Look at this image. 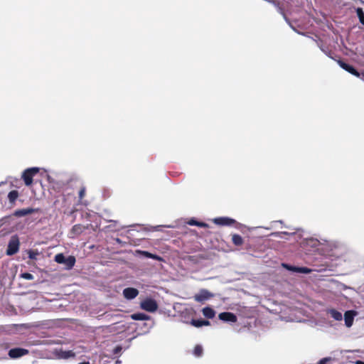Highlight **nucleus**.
Here are the masks:
<instances>
[{"instance_id": "1", "label": "nucleus", "mask_w": 364, "mask_h": 364, "mask_svg": "<svg viewBox=\"0 0 364 364\" xmlns=\"http://www.w3.org/2000/svg\"><path fill=\"white\" fill-rule=\"evenodd\" d=\"M39 172L37 167L28 168L23 171L21 178L26 186H30L33 183V178Z\"/></svg>"}, {"instance_id": "2", "label": "nucleus", "mask_w": 364, "mask_h": 364, "mask_svg": "<svg viewBox=\"0 0 364 364\" xmlns=\"http://www.w3.org/2000/svg\"><path fill=\"white\" fill-rule=\"evenodd\" d=\"M20 242L17 235H14L11 237L7 250L6 255L11 256L17 253L19 250Z\"/></svg>"}, {"instance_id": "3", "label": "nucleus", "mask_w": 364, "mask_h": 364, "mask_svg": "<svg viewBox=\"0 0 364 364\" xmlns=\"http://www.w3.org/2000/svg\"><path fill=\"white\" fill-rule=\"evenodd\" d=\"M140 306L146 311L154 312L158 309V304L154 299L147 298L141 302Z\"/></svg>"}, {"instance_id": "4", "label": "nucleus", "mask_w": 364, "mask_h": 364, "mask_svg": "<svg viewBox=\"0 0 364 364\" xmlns=\"http://www.w3.org/2000/svg\"><path fill=\"white\" fill-rule=\"evenodd\" d=\"M29 353V350L22 348H14L9 350V356L12 359L19 358Z\"/></svg>"}, {"instance_id": "5", "label": "nucleus", "mask_w": 364, "mask_h": 364, "mask_svg": "<svg viewBox=\"0 0 364 364\" xmlns=\"http://www.w3.org/2000/svg\"><path fill=\"white\" fill-rule=\"evenodd\" d=\"M213 296V294L207 289H200L199 293L194 296V299L198 302H203Z\"/></svg>"}, {"instance_id": "6", "label": "nucleus", "mask_w": 364, "mask_h": 364, "mask_svg": "<svg viewBox=\"0 0 364 364\" xmlns=\"http://www.w3.org/2000/svg\"><path fill=\"white\" fill-rule=\"evenodd\" d=\"M338 63L343 69L350 73V74L358 77H360V73L353 66L345 63L341 60H338Z\"/></svg>"}, {"instance_id": "7", "label": "nucleus", "mask_w": 364, "mask_h": 364, "mask_svg": "<svg viewBox=\"0 0 364 364\" xmlns=\"http://www.w3.org/2000/svg\"><path fill=\"white\" fill-rule=\"evenodd\" d=\"M139 294L138 289L133 287H127L123 290V296L127 299H133Z\"/></svg>"}, {"instance_id": "8", "label": "nucleus", "mask_w": 364, "mask_h": 364, "mask_svg": "<svg viewBox=\"0 0 364 364\" xmlns=\"http://www.w3.org/2000/svg\"><path fill=\"white\" fill-rule=\"evenodd\" d=\"M219 318L224 321L235 323L237 321V316L231 312H223L218 316Z\"/></svg>"}, {"instance_id": "9", "label": "nucleus", "mask_w": 364, "mask_h": 364, "mask_svg": "<svg viewBox=\"0 0 364 364\" xmlns=\"http://www.w3.org/2000/svg\"><path fill=\"white\" fill-rule=\"evenodd\" d=\"M87 229V227L81 225V224H77L73 226L71 230H70V237H75L80 234H82L85 230Z\"/></svg>"}, {"instance_id": "10", "label": "nucleus", "mask_w": 364, "mask_h": 364, "mask_svg": "<svg viewBox=\"0 0 364 364\" xmlns=\"http://www.w3.org/2000/svg\"><path fill=\"white\" fill-rule=\"evenodd\" d=\"M38 211V209L32 208L19 209L15 211L14 215L16 217H23L29 214H32Z\"/></svg>"}, {"instance_id": "11", "label": "nucleus", "mask_w": 364, "mask_h": 364, "mask_svg": "<svg viewBox=\"0 0 364 364\" xmlns=\"http://www.w3.org/2000/svg\"><path fill=\"white\" fill-rule=\"evenodd\" d=\"M214 223L219 225H231L235 223V220L229 218H217L214 219Z\"/></svg>"}, {"instance_id": "12", "label": "nucleus", "mask_w": 364, "mask_h": 364, "mask_svg": "<svg viewBox=\"0 0 364 364\" xmlns=\"http://www.w3.org/2000/svg\"><path fill=\"white\" fill-rule=\"evenodd\" d=\"M355 312L354 311H347L344 314L345 323L347 327H350L353 325Z\"/></svg>"}, {"instance_id": "13", "label": "nucleus", "mask_w": 364, "mask_h": 364, "mask_svg": "<svg viewBox=\"0 0 364 364\" xmlns=\"http://www.w3.org/2000/svg\"><path fill=\"white\" fill-rule=\"evenodd\" d=\"M191 325L195 327L199 328L203 326H209L210 321L203 319H192L191 321Z\"/></svg>"}, {"instance_id": "14", "label": "nucleus", "mask_w": 364, "mask_h": 364, "mask_svg": "<svg viewBox=\"0 0 364 364\" xmlns=\"http://www.w3.org/2000/svg\"><path fill=\"white\" fill-rule=\"evenodd\" d=\"M203 314L207 318H213L215 317V311L210 307L206 306L202 310Z\"/></svg>"}, {"instance_id": "15", "label": "nucleus", "mask_w": 364, "mask_h": 364, "mask_svg": "<svg viewBox=\"0 0 364 364\" xmlns=\"http://www.w3.org/2000/svg\"><path fill=\"white\" fill-rule=\"evenodd\" d=\"M19 196V193L18 191L16 190H13L11 191H10L8 194V199L9 200V203L11 204V205H14L15 203H16V200H17V198H18Z\"/></svg>"}, {"instance_id": "16", "label": "nucleus", "mask_w": 364, "mask_h": 364, "mask_svg": "<svg viewBox=\"0 0 364 364\" xmlns=\"http://www.w3.org/2000/svg\"><path fill=\"white\" fill-rule=\"evenodd\" d=\"M232 242L236 246H240L243 244L242 237L238 234H234L232 235Z\"/></svg>"}, {"instance_id": "17", "label": "nucleus", "mask_w": 364, "mask_h": 364, "mask_svg": "<svg viewBox=\"0 0 364 364\" xmlns=\"http://www.w3.org/2000/svg\"><path fill=\"white\" fill-rule=\"evenodd\" d=\"M289 269L294 270L299 273L309 274L311 270L307 267H287Z\"/></svg>"}, {"instance_id": "18", "label": "nucleus", "mask_w": 364, "mask_h": 364, "mask_svg": "<svg viewBox=\"0 0 364 364\" xmlns=\"http://www.w3.org/2000/svg\"><path fill=\"white\" fill-rule=\"evenodd\" d=\"M64 264L66 265L68 269H72L75 264V258L73 256H69L68 257H65V262Z\"/></svg>"}, {"instance_id": "19", "label": "nucleus", "mask_w": 364, "mask_h": 364, "mask_svg": "<svg viewBox=\"0 0 364 364\" xmlns=\"http://www.w3.org/2000/svg\"><path fill=\"white\" fill-rule=\"evenodd\" d=\"M329 314L336 321H341L342 319V314L341 312L336 309H330Z\"/></svg>"}, {"instance_id": "20", "label": "nucleus", "mask_w": 364, "mask_h": 364, "mask_svg": "<svg viewBox=\"0 0 364 364\" xmlns=\"http://www.w3.org/2000/svg\"><path fill=\"white\" fill-rule=\"evenodd\" d=\"M132 318L134 320L144 321L148 319L149 316L143 313H136L132 315Z\"/></svg>"}, {"instance_id": "21", "label": "nucleus", "mask_w": 364, "mask_h": 364, "mask_svg": "<svg viewBox=\"0 0 364 364\" xmlns=\"http://www.w3.org/2000/svg\"><path fill=\"white\" fill-rule=\"evenodd\" d=\"M188 223L190 225H196V226H198V227H200V228H207L208 227V225L205 223H203V222H199V221H197L194 219H191L190 220Z\"/></svg>"}, {"instance_id": "22", "label": "nucleus", "mask_w": 364, "mask_h": 364, "mask_svg": "<svg viewBox=\"0 0 364 364\" xmlns=\"http://www.w3.org/2000/svg\"><path fill=\"white\" fill-rule=\"evenodd\" d=\"M142 254L144 255H145L148 258H151V259H156L157 261H162L163 260L161 257H160V256H159L157 255H154V254H152L151 252H146V251L142 252Z\"/></svg>"}, {"instance_id": "23", "label": "nucleus", "mask_w": 364, "mask_h": 364, "mask_svg": "<svg viewBox=\"0 0 364 364\" xmlns=\"http://www.w3.org/2000/svg\"><path fill=\"white\" fill-rule=\"evenodd\" d=\"M356 14L361 24L364 25V12L362 8L356 9Z\"/></svg>"}, {"instance_id": "24", "label": "nucleus", "mask_w": 364, "mask_h": 364, "mask_svg": "<svg viewBox=\"0 0 364 364\" xmlns=\"http://www.w3.org/2000/svg\"><path fill=\"white\" fill-rule=\"evenodd\" d=\"M55 261L58 264H64L65 262V257L62 253L57 254L55 256Z\"/></svg>"}, {"instance_id": "25", "label": "nucleus", "mask_w": 364, "mask_h": 364, "mask_svg": "<svg viewBox=\"0 0 364 364\" xmlns=\"http://www.w3.org/2000/svg\"><path fill=\"white\" fill-rule=\"evenodd\" d=\"M203 348L200 345H196L194 348V350H193V354L196 356V357H200L203 354Z\"/></svg>"}, {"instance_id": "26", "label": "nucleus", "mask_w": 364, "mask_h": 364, "mask_svg": "<svg viewBox=\"0 0 364 364\" xmlns=\"http://www.w3.org/2000/svg\"><path fill=\"white\" fill-rule=\"evenodd\" d=\"M28 257L31 259L36 260L37 259V256L39 255L37 250H30L28 252Z\"/></svg>"}, {"instance_id": "27", "label": "nucleus", "mask_w": 364, "mask_h": 364, "mask_svg": "<svg viewBox=\"0 0 364 364\" xmlns=\"http://www.w3.org/2000/svg\"><path fill=\"white\" fill-rule=\"evenodd\" d=\"M21 277L27 279V280H32L33 279V275L28 272H25L21 274Z\"/></svg>"}, {"instance_id": "28", "label": "nucleus", "mask_w": 364, "mask_h": 364, "mask_svg": "<svg viewBox=\"0 0 364 364\" xmlns=\"http://www.w3.org/2000/svg\"><path fill=\"white\" fill-rule=\"evenodd\" d=\"M85 195V188L82 187L79 191V198L82 200Z\"/></svg>"}, {"instance_id": "29", "label": "nucleus", "mask_w": 364, "mask_h": 364, "mask_svg": "<svg viewBox=\"0 0 364 364\" xmlns=\"http://www.w3.org/2000/svg\"><path fill=\"white\" fill-rule=\"evenodd\" d=\"M122 348L120 346H116L113 350V353L117 355L122 351Z\"/></svg>"}, {"instance_id": "30", "label": "nucleus", "mask_w": 364, "mask_h": 364, "mask_svg": "<svg viewBox=\"0 0 364 364\" xmlns=\"http://www.w3.org/2000/svg\"><path fill=\"white\" fill-rule=\"evenodd\" d=\"M330 360V358H324L318 362V364H327Z\"/></svg>"}, {"instance_id": "31", "label": "nucleus", "mask_w": 364, "mask_h": 364, "mask_svg": "<svg viewBox=\"0 0 364 364\" xmlns=\"http://www.w3.org/2000/svg\"><path fill=\"white\" fill-rule=\"evenodd\" d=\"M66 353H67L66 358H68L70 355H74V353L71 350L66 352Z\"/></svg>"}, {"instance_id": "32", "label": "nucleus", "mask_w": 364, "mask_h": 364, "mask_svg": "<svg viewBox=\"0 0 364 364\" xmlns=\"http://www.w3.org/2000/svg\"><path fill=\"white\" fill-rule=\"evenodd\" d=\"M360 77H361V79L364 80V71L362 73H360Z\"/></svg>"}, {"instance_id": "33", "label": "nucleus", "mask_w": 364, "mask_h": 364, "mask_svg": "<svg viewBox=\"0 0 364 364\" xmlns=\"http://www.w3.org/2000/svg\"><path fill=\"white\" fill-rule=\"evenodd\" d=\"M356 364H364V362L363 361H361V360H358L356 362Z\"/></svg>"}, {"instance_id": "34", "label": "nucleus", "mask_w": 364, "mask_h": 364, "mask_svg": "<svg viewBox=\"0 0 364 364\" xmlns=\"http://www.w3.org/2000/svg\"><path fill=\"white\" fill-rule=\"evenodd\" d=\"M80 364H90L89 362H84V363H81Z\"/></svg>"}, {"instance_id": "35", "label": "nucleus", "mask_w": 364, "mask_h": 364, "mask_svg": "<svg viewBox=\"0 0 364 364\" xmlns=\"http://www.w3.org/2000/svg\"><path fill=\"white\" fill-rule=\"evenodd\" d=\"M328 55L330 58H332V56L331 55L328 54Z\"/></svg>"}, {"instance_id": "36", "label": "nucleus", "mask_w": 364, "mask_h": 364, "mask_svg": "<svg viewBox=\"0 0 364 364\" xmlns=\"http://www.w3.org/2000/svg\"><path fill=\"white\" fill-rule=\"evenodd\" d=\"M328 55L330 58H332V56L331 55L328 54Z\"/></svg>"}, {"instance_id": "37", "label": "nucleus", "mask_w": 364, "mask_h": 364, "mask_svg": "<svg viewBox=\"0 0 364 364\" xmlns=\"http://www.w3.org/2000/svg\"><path fill=\"white\" fill-rule=\"evenodd\" d=\"M328 55L330 58H332V56L331 55L328 54Z\"/></svg>"}, {"instance_id": "38", "label": "nucleus", "mask_w": 364, "mask_h": 364, "mask_svg": "<svg viewBox=\"0 0 364 364\" xmlns=\"http://www.w3.org/2000/svg\"><path fill=\"white\" fill-rule=\"evenodd\" d=\"M361 4L364 5V1H361Z\"/></svg>"}]
</instances>
